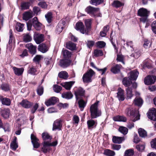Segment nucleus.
Returning <instances> with one entry per match:
<instances>
[{
    "label": "nucleus",
    "mask_w": 156,
    "mask_h": 156,
    "mask_svg": "<svg viewBox=\"0 0 156 156\" xmlns=\"http://www.w3.org/2000/svg\"><path fill=\"white\" fill-rule=\"evenodd\" d=\"M148 118L152 120L156 121V109L152 108L147 113Z\"/></svg>",
    "instance_id": "nucleus-13"
},
{
    "label": "nucleus",
    "mask_w": 156,
    "mask_h": 156,
    "mask_svg": "<svg viewBox=\"0 0 156 156\" xmlns=\"http://www.w3.org/2000/svg\"><path fill=\"white\" fill-rule=\"evenodd\" d=\"M37 94L39 96L42 95L44 92V88L42 86L40 85L37 87Z\"/></svg>",
    "instance_id": "nucleus-51"
},
{
    "label": "nucleus",
    "mask_w": 156,
    "mask_h": 156,
    "mask_svg": "<svg viewBox=\"0 0 156 156\" xmlns=\"http://www.w3.org/2000/svg\"><path fill=\"white\" fill-rule=\"evenodd\" d=\"M32 39V37L29 34H23V40L24 42L27 43L30 42Z\"/></svg>",
    "instance_id": "nucleus-38"
},
{
    "label": "nucleus",
    "mask_w": 156,
    "mask_h": 156,
    "mask_svg": "<svg viewBox=\"0 0 156 156\" xmlns=\"http://www.w3.org/2000/svg\"><path fill=\"white\" fill-rule=\"evenodd\" d=\"M134 152L132 150L129 149L125 151L124 156H132Z\"/></svg>",
    "instance_id": "nucleus-56"
},
{
    "label": "nucleus",
    "mask_w": 156,
    "mask_h": 156,
    "mask_svg": "<svg viewBox=\"0 0 156 156\" xmlns=\"http://www.w3.org/2000/svg\"><path fill=\"white\" fill-rule=\"evenodd\" d=\"M124 91L121 88H119L117 93V97L119 101H122L125 99Z\"/></svg>",
    "instance_id": "nucleus-16"
},
{
    "label": "nucleus",
    "mask_w": 156,
    "mask_h": 156,
    "mask_svg": "<svg viewBox=\"0 0 156 156\" xmlns=\"http://www.w3.org/2000/svg\"><path fill=\"white\" fill-rule=\"evenodd\" d=\"M20 104L22 107L26 108H30L32 105L31 103L26 100H22L21 102L20 103Z\"/></svg>",
    "instance_id": "nucleus-23"
},
{
    "label": "nucleus",
    "mask_w": 156,
    "mask_h": 156,
    "mask_svg": "<svg viewBox=\"0 0 156 156\" xmlns=\"http://www.w3.org/2000/svg\"><path fill=\"white\" fill-rule=\"evenodd\" d=\"M150 143L151 147L156 149V138L152 139Z\"/></svg>",
    "instance_id": "nucleus-64"
},
{
    "label": "nucleus",
    "mask_w": 156,
    "mask_h": 156,
    "mask_svg": "<svg viewBox=\"0 0 156 156\" xmlns=\"http://www.w3.org/2000/svg\"><path fill=\"white\" fill-rule=\"evenodd\" d=\"M99 102V101H97L90 107V111L92 119L96 118L101 115V111L98 108V104Z\"/></svg>",
    "instance_id": "nucleus-1"
},
{
    "label": "nucleus",
    "mask_w": 156,
    "mask_h": 156,
    "mask_svg": "<svg viewBox=\"0 0 156 156\" xmlns=\"http://www.w3.org/2000/svg\"><path fill=\"white\" fill-rule=\"evenodd\" d=\"M95 74V72L91 69H89L83 75L82 79L84 83H88L92 82L91 78Z\"/></svg>",
    "instance_id": "nucleus-3"
},
{
    "label": "nucleus",
    "mask_w": 156,
    "mask_h": 156,
    "mask_svg": "<svg viewBox=\"0 0 156 156\" xmlns=\"http://www.w3.org/2000/svg\"><path fill=\"white\" fill-rule=\"evenodd\" d=\"M97 45V47L101 48H104L106 45V43L103 41H99L96 43Z\"/></svg>",
    "instance_id": "nucleus-61"
},
{
    "label": "nucleus",
    "mask_w": 156,
    "mask_h": 156,
    "mask_svg": "<svg viewBox=\"0 0 156 156\" xmlns=\"http://www.w3.org/2000/svg\"><path fill=\"white\" fill-rule=\"evenodd\" d=\"M58 100V98L55 97H53L46 101L45 102V104L47 106L52 105H53L57 102Z\"/></svg>",
    "instance_id": "nucleus-15"
},
{
    "label": "nucleus",
    "mask_w": 156,
    "mask_h": 156,
    "mask_svg": "<svg viewBox=\"0 0 156 156\" xmlns=\"http://www.w3.org/2000/svg\"><path fill=\"white\" fill-rule=\"evenodd\" d=\"M138 132L140 136L142 137H144L147 136V132L146 131L143 129H139Z\"/></svg>",
    "instance_id": "nucleus-44"
},
{
    "label": "nucleus",
    "mask_w": 156,
    "mask_h": 156,
    "mask_svg": "<svg viewBox=\"0 0 156 156\" xmlns=\"http://www.w3.org/2000/svg\"><path fill=\"white\" fill-rule=\"evenodd\" d=\"M156 76L153 75H149L145 77L144 79V82L146 85L152 84L156 81Z\"/></svg>",
    "instance_id": "nucleus-6"
},
{
    "label": "nucleus",
    "mask_w": 156,
    "mask_h": 156,
    "mask_svg": "<svg viewBox=\"0 0 156 156\" xmlns=\"http://www.w3.org/2000/svg\"><path fill=\"white\" fill-rule=\"evenodd\" d=\"M52 14L51 12H48L45 15V18L48 22L49 23H51L52 21Z\"/></svg>",
    "instance_id": "nucleus-45"
},
{
    "label": "nucleus",
    "mask_w": 156,
    "mask_h": 156,
    "mask_svg": "<svg viewBox=\"0 0 156 156\" xmlns=\"http://www.w3.org/2000/svg\"><path fill=\"white\" fill-rule=\"evenodd\" d=\"M74 83L75 82L71 81L69 82L62 83H60V85L66 90H69Z\"/></svg>",
    "instance_id": "nucleus-25"
},
{
    "label": "nucleus",
    "mask_w": 156,
    "mask_h": 156,
    "mask_svg": "<svg viewBox=\"0 0 156 156\" xmlns=\"http://www.w3.org/2000/svg\"><path fill=\"white\" fill-rule=\"evenodd\" d=\"M132 80L128 77H124L122 79V83L126 87H129L130 84L132 83Z\"/></svg>",
    "instance_id": "nucleus-29"
},
{
    "label": "nucleus",
    "mask_w": 156,
    "mask_h": 156,
    "mask_svg": "<svg viewBox=\"0 0 156 156\" xmlns=\"http://www.w3.org/2000/svg\"><path fill=\"white\" fill-rule=\"evenodd\" d=\"M78 103L80 110L83 111L86 105L87 102L81 99L78 101Z\"/></svg>",
    "instance_id": "nucleus-33"
},
{
    "label": "nucleus",
    "mask_w": 156,
    "mask_h": 156,
    "mask_svg": "<svg viewBox=\"0 0 156 156\" xmlns=\"http://www.w3.org/2000/svg\"><path fill=\"white\" fill-rule=\"evenodd\" d=\"M62 121L61 120H56L54 121L53 125L52 130L55 131L56 130H60L62 127Z\"/></svg>",
    "instance_id": "nucleus-12"
},
{
    "label": "nucleus",
    "mask_w": 156,
    "mask_h": 156,
    "mask_svg": "<svg viewBox=\"0 0 156 156\" xmlns=\"http://www.w3.org/2000/svg\"><path fill=\"white\" fill-rule=\"evenodd\" d=\"M62 96L63 98L69 99H71L73 96L71 92L68 91L64 93H63L62 94Z\"/></svg>",
    "instance_id": "nucleus-36"
},
{
    "label": "nucleus",
    "mask_w": 156,
    "mask_h": 156,
    "mask_svg": "<svg viewBox=\"0 0 156 156\" xmlns=\"http://www.w3.org/2000/svg\"><path fill=\"white\" fill-rule=\"evenodd\" d=\"M151 29L153 32L156 34V21H154L152 23Z\"/></svg>",
    "instance_id": "nucleus-62"
},
{
    "label": "nucleus",
    "mask_w": 156,
    "mask_h": 156,
    "mask_svg": "<svg viewBox=\"0 0 156 156\" xmlns=\"http://www.w3.org/2000/svg\"><path fill=\"white\" fill-rule=\"evenodd\" d=\"M1 87L2 90L5 91H8L10 90L9 85L6 83L2 84L1 85Z\"/></svg>",
    "instance_id": "nucleus-53"
},
{
    "label": "nucleus",
    "mask_w": 156,
    "mask_h": 156,
    "mask_svg": "<svg viewBox=\"0 0 156 156\" xmlns=\"http://www.w3.org/2000/svg\"><path fill=\"white\" fill-rule=\"evenodd\" d=\"M18 147L17 143L12 142L10 144V147L11 149L14 151L16 150Z\"/></svg>",
    "instance_id": "nucleus-63"
},
{
    "label": "nucleus",
    "mask_w": 156,
    "mask_h": 156,
    "mask_svg": "<svg viewBox=\"0 0 156 156\" xmlns=\"http://www.w3.org/2000/svg\"><path fill=\"white\" fill-rule=\"evenodd\" d=\"M97 124V121H95L92 119L88 120L87 122V127L89 129H91L95 128Z\"/></svg>",
    "instance_id": "nucleus-19"
},
{
    "label": "nucleus",
    "mask_w": 156,
    "mask_h": 156,
    "mask_svg": "<svg viewBox=\"0 0 156 156\" xmlns=\"http://www.w3.org/2000/svg\"><path fill=\"white\" fill-rule=\"evenodd\" d=\"M125 140L124 137L113 136L112 139V141L115 143L121 144Z\"/></svg>",
    "instance_id": "nucleus-30"
},
{
    "label": "nucleus",
    "mask_w": 156,
    "mask_h": 156,
    "mask_svg": "<svg viewBox=\"0 0 156 156\" xmlns=\"http://www.w3.org/2000/svg\"><path fill=\"white\" fill-rule=\"evenodd\" d=\"M113 120L115 121L126 122V118L123 116L117 115L113 118Z\"/></svg>",
    "instance_id": "nucleus-32"
},
{
    "label": "nucleus",
    "mask_w": 156,
    "mask_h": 156,
    "mask_svg": "<svg viewBox=\"0 0 156 156\" xmlns=\"http://www.w3.org/2000/svg\"><path fill=\"white\" fill-rule=\"evenodd\" d=\"M31 139L32 144L34 148H37L40 146L39 139L37 138L33 134L31 135Z\"/></svg>",
    "instance_id": "nucleus-14"
},
{
    "label": "nucleus",
    "mask_w": 156,
    "mask_h": 156,
    "mask_svg": "<svg viewBox=\"0 0 156 156\" xmlns=\"http://www.w3.org/2000/svg\"><path fill=\"white\" fill-rule=\"evenodd\" d=\"M49 47L48 45L43 43L40 44L38 47V50L42 53H45L48 50Z\"/></svg>",
    "instance_id": "nucleus-17"
},
{
    "label": "nucleus",
    "mask_w": 156,
    "mask_h": 156,
    "mask_svg": "<svg viewBox=\"0 0 156 156\" xmlns=\"http://www.w3.org/2000/svg\"><path fill=\"white\" fill-rule=\"evenodd\" d=\"M65 19H62L58 24L56 27V33L59 34L62 30L66 23Z\"/></svg>",
    "instance_id": "nucleus-7"
},
{
    "label": "nucleus",
    "mask_w": 156,
    "mask_h": 156,
    "mask_svg": "<svg viewBox=\"0 0 156 156\" xmlns=\"http://www.w3.org/2000/svg\"><path fill=\"white\" fill-rule=\"evenodd\" d=\"M24 24L20 23H18L16 26V29L18 32H22L23 30V27Z\"/></svg>",
    "instance_id": "nucleus-49"
},
{
    "label": "nucleus",
    "mask_w": 156,
    "mask_h": 156,
    "mask_svg": "<svg viewBox=\"0 0 156 156\" xmlns=\"http://www.w3.org/2000/svg\"><path fill=\"white\" fill-rule=\"evenodd\" d=\"M85 90L82 87H79L75 91V95L76 100L80 98V97L83 96L85 95Z\"/></svg>",
    "instance_id": "nucleus-9"
},
{
    "label": "nucleus",
    "mask_w": 156,
    "mask_h": 156,
    "mask_svg": "<svg viewBox=\"0 0 156 156\" xmlns=\"http://www.w3.org/2000/svg\"><path fill=\"white\" fill-rule=\"evenodd\" d=\"M125 113L127 116H131L133 118L135 117L132 119V121L135 122L140 119V116L136 115V111L131 107L127 108L125 111Z\"/></svg>",
    "instance_id": "nucleus-2"
},
{
    "label": "nucleus",
    "mask_w": 156,
    "mask_h": 156,
    "mask_svg": "<svg viewBox=\"0 0 156 156\" xmlns=\"http://www.w3.org/2000/svg\"><path fill=\"white\" fill-rule=\"evenodd\" d=\"M104 154L108 156H114L115 155V153L113 151L109 149H106L105 151Z\"/></svg>",
    "instance_id": "nucleus-47"
},
{
    "label": "nucleus",
    "mask_w": 156,
    "mask_h": 156,
    "mask_svg": "<svg viewBox=\"0 0 156 156\" xmlns=\"http://www.w3.org/2000/svg\"><path fill=\"white\" fill-rule=\"evenodd\" d=\"M149 12L146 9L142 8L140 9L137 12L138 15L141 17L148 16Z\"/></svg>",
    "instance_id": "nucleus-24"
},
{
    "label": "nucleus",
    "mask_w": 156,
    "mask_h": 156,
    "mask_svg": "<svg viewBox=\"0 0 156 156\" xmlns=\"http://www.w3.org/2000/svg\"><path fill=\"white\" fill-rule=\"evenodd\" d=\"M112 7L115 8H118L123 6L124 5L123 2H121L119 0H114L112 3Z\"/></svg>",
    "instance_id": "nucleus-22"
},
{
    "label": "nucleus",
    "mask_w": 156,
    "mask_h": 156,
    "mask_svg": "<svg viewBox=\"0 0 156 156\" xmlns=\"http://www.w3.org/2000/svg\"><path fill=\"white\" fill-rule=\"evenodd\" d=\"M15 74L18 76L21 75L23 72L24 68L23 67L18 68L16 67L12 68Z\"/></svg>",
    "instance_id": "nucleus-28"
},
{
    "label": "nucleus",
    "mask_w": 156,
    "mask_h": 156,
    "mask_svg": "<svg viewBox=\"0 0 156 156\" xmlns=\"http://www.w3.org/2000/svg\"><path fill=\"white\" fill-rule=\"evenodd\" d=\"M53 88L55 92L57 93H59L62 89V87L57 85H55Z\"/></svg>",
    "instance_id": "nucleus-58"
},
{
    "label": "nucleus",
    "mask_w": 156,
    "mask_h": 156,
    "mask_svg": "<svg viewBox=\"0 0 156 156\" xmlns=\"http://www.w3.org/2000/svg\"><path fill=\"white\" fill-rule=\"evenodd\" d=\"M121 67L122 66L121 65L116 64L112 67L111 71L114 74L118 73L120 71Z\"/></svg>",
    "instance_id": "nucleus-31"
},
{
    "label": "nucleus",
    "mask_w": 156,
    "mask_h": 156,
    "mask_svg": "<svg viewBox=\"0 0 156 156\" xmlns=\"http://www.w3.org/2000/svg\"><path fill=\"white\" fill-rule=\"evenodd\" d=\"M134 103L135 105L141 107L143 104V101L141 98H136L134 100Z\"/></svg>",
    "instance_id": "nucleus-37"
},
{
    "label": "nucleus",
    "mask_w": 156,
    "mask_h": 156,
    "mask_svg": "<svg viewBox=\"0 0 156 156\" xmlns=\"http://www.w3.org/2000/svg\"><path fill=\"white\" fill-rule=\"evenodd\" d=\"M0 101L3 105L9 106L11 104V100L9 98H4L2 96H0Z\"/></svg>",
    "instance_id": "nucleus-20"
},
{
    "label": "nucleus",
    "mask_w": 156,
    "mask_h": 156,
    "mask_svg": "<svg viewBox=\"0 0 156 156\" xmlns=\"http://www.w3.org/2000/svg\"><path fill=\"white\" fill-rule=\"evenodd\" d=\"M140 55V51L139 50L136 49L135 50L134 53L131 54V56L135 58H137Z\"/></svg>",
    "instance_id": "nucleus-46"
},
{
    "label": "nucleus",
    "mask_w": 156,
    "mask_h": 156,
    "mask_svg": "<svg viewBox=\"0 0 156 156\" xmlns=\"http://www.w3.org/2000/svg\"><path fill=\"white\" fill-rule=\"evenodd\" d=\"M104 0H91L90 2L91 4L97 5L103 2Z\"/></svg>",
    "instance_id": "nucleus-52"
},
{
    "label": "nucleus",
    "mask_w": 156,
    "mask_h": 156,
    "mask_svg": "<svg viewBox=\"0 0 156 156\" xmlns=\"http://www.w3.org/2000/svg\"><path fill=\"white\" fill-rule=\"evenodd\" d=\"M138 74L139 73L137 71L134 70L130 72L129 77L132 80H135L137 79Z\"/></svg>",
    "instance_id": "nucleus-27"
},
{
    "label": "nucleus",
    "mask_w": 156,
    "mask_h": 156,
    "mask_svg": "<svg viewBox=\"0 0 156 156\" xmlns=\"http://www.w3.org/2000/svg\"><path fill=\"white\" fill-rule=\"evenodd\" d=\"M71 63V61L67 59H61L60 61L59 65L63 68H65L69 66Z\"/></svg>",
    "instance_id": "nucleus-18"
},
{
    "label": "nucleus",
    "mask_w": 156,
    "mask_h": 156,
    "mask_svg": "<svg viewBox=\"0 0 156 156\" xmlns=\"http://www.w3.org/2000/svg\"><path fill=\"white\" fill-rule=\"evenodd\" d=\"M25 47L28 49L29 52L31 54L34 55L36 53L37 48L36 46H34L32 43H30L27 44Z\"/></svg>",
    "instance_id": "nucleus-11"
},
{
    "label": "nucleus",
    "mask_w": 156,
    "mask_h": 156,
    "mask_svg": "<svg viewBox=\"0 0 156 156\" xmlns=\"http://www.w3.org/2000/svg\"><path fill=\"white\" fill-rule=\"evenodd\" d=\"M33 26L37 30H39L41 28L42 24L38 20L36 17H35L32 20Z\"/></svg>",
    "instance_id": "nucleus-8"
},
{
    "label": "nucleus",
    "mask_w": 156,
    "mask_h": 156,
    "mask_svg": "<svg viewBox=\"0 0 156 156\" xmlns=\"http://www.w3.org/2000/svg\"><path fill=\"white\" fill-rule=\"evenodd\" d=\"M38 5L43 9H47L48 6L47 4L45 2H41L38 4Z\"/></svg>",
    "instance_id": "nucleus-59"
},
{
    "label": "nucleus",
    "mask_w": 156,
    "mask_h": 156,
    "mask_svg": "<svg viewBox=\"0 0 156 156\" xmlns=\"http://www.w3.org/2000/svg\"><path fill=\"white\" fill-rule=\"evenodd\" d=\"M10 112L9 108H4L1 111V114L2 117L5 119H7L9 117Z\"/></svg>",
    "instance_id": "nucleus-26"
},
{
    "label": "nucleus",
    "mask_w": 156,
    "mask_h": 156,
    "mask_svg": "<svg viewBox=\"0 0 156 156\" xmlns=\"http://www.w3.org/2000/svg\"><path fill=\"white\" fill-rule=\"evenodd\" d=\"M62 54L63 57L65 58H68L71 56V53L68 51L66 50L63 49Z\"/></svg>",
    "instance_id": "nucleus-43"
},
{
    "label": "nucleus",
    "mask_w": 156,
    "mask_h": 156,
    "mask_svg": "<svg viewBox=\"0 0 156 156\" xmlns=\"http://www.w3.org/2000/svg\"><path fill=\"white\" fill-rule=\"evenodd\" d=\"M58 106L59 108L60 109H61L62 108H68L69 106V104L67 103L63 104L60 103L58 105Z\"/></svg>",
    "instance_id": "nucleus-60"
},
{
    "label": "nucleus",
    "mask_w": 156,
    "mask_h": 156,
    "mask_svg": "<svg viewBox=\"0 0 156 156\" xmlns=\"http://www.w3.org/2000/svg\"><path fill=\"white\" fill-rule=\"evenodd\" d=\"M92 20L91 19H88L85 20V24L87 28V31H88L91 27Z\"/></svg>",
    "instance_id": "nucleus-42"
},
{
    "label": "nucleus",
    "mask_w": 156,
    "mask_h": 156,
    "mask_svg": "<svg viewBox=\"0 0 156 156\" xmlns=\"http://www.w3.org/2000/svg\"><path fill=\"white\" fill-rule=\"evenodd\" d=\"M33 16V13L32 11H26L23 15V19L26 21H28Z\"/></svg>",
    "instance_id": "nucleus-21"
},
{
    "label": "nucleus",
    "mask_w": 156,
    "mask_h": 156,
    "mask_svg": "<svg viewBox=\"0 0 156 156\" xmlns=\"http://www.w3.org/2000/svg\"><path fill=\"white\" fill-rule=\"evenodd\" d=\"M47 142V141H44L43 143V147L42 148V151L44 153H46L49 151L51 150L49 145H47L45 143Z\"/></svg>",
    "instance_id": "nucleus-40"
},
{
    "label": "nucleus",
    "mask_w": 156,
    "mask_h": 156,
    "mask_svg": "<svg viewBox=\"0 0 156 156\" xmlns=\"http://www.w3.org/2000/svg\"><path fill=\"white\" fill-rule=\"evenodd\" d=\"M66 48L72 51L74 50L75 49L76 46L75 44L71 42H68L66 44Z\"/></svg>",
    "instance_id": "nucleus-41"
},
{
    "label": "nucleus",
    "mask_w": 156,
    "mask_h": 156,
    "mask_svg": "<svg viewBox=\"0 0 156 156\" xmlns=\"http://www.w3.org/2000/svg\"><path fill=\"white\" fill-rule=\"evenodd\" d=\"M94 55L96 57H98L103 55V53L102 51L100 50L96 49L94 51Z\"/></svg>",
    "instance_id": "nucleus-55"
},
{
    "label": "nucleus",
    "mask_w": 156,
    "mask_h": 156,
    "mask_svg": "<svg viewBox=\"0 0 156 156\" xmlns=\"http://www.w3.org/2000/svg\"><path fill=\"white\" fill-rule=\"evenodd\" d=\"M132 88L130 87H128L126 88V90L127 95V99H131L133 96L132 94Z\"/></svg>",
    "instance_id": "nucleus-34"
},
{
    "label": "nucleus",
    "mask_w": 156,
    "mask_h": 156,
    "mask_svg": "<svg viewBox=\"0 0 156 156\" xmlns=\"http://www.w3.org/2000/svg\"><path fill=\"white\" fill-rule=\"evenodd\" d=\"M42 136L44 140H51L52 139V137L49 134L47 133H43L42 134Z\"/></svg>",
    "instance_id": "nucleus-50"
},
{
    "label": "nucleus",
    "mask_w": 156,
    "mask_h": 156,
    "mask_svg": "<svg viewBox=\"0 0 156 156\" xmlns=\"http://www.w3.org/2000/svg\"><path fill=\"white\" fill-rule=\"evenodd\" d=\"M99 9L92 7L91 6L87 7L85 10V11L87 13L89 14L92 17H95L96 16V14Z\"/></svg>",
    "instance_id": "nucleus-4"
},
{
    "label": "nucleus",
    "mask_w": 156,
    "mask_h": 156,
    "mask_svg": "<svg viewBox=\"0 0 156 156\" xmlns=\"http://www.w3.org/2000/svg\"><path fill=\"white\" fill-rule=\"evenodd\" d=\"M34 39L37 44H40L44 41V35L43 34L35 33L34 35Z\"/></svg>",
    "instance_id": "nucleus-5"
},
{
    "label": "nucleus",
    "mask_w": 156,
    "mask_h": 156,
    "mask_svg": "<svg viewBox=\"0 0 156 156\" xmlns=\"http://www.w3.org/2000/svg\"><path fill=\"white\" fill-rule=\"evenodd\" d=\"M119 131L124 135L126 134L128 132V129L127 128L123 127L120 126L119 129Z\"/></svg>",
    "instance_id": "nucleus-48"
},
{
    "label": "nucleus",
    "mask_w": 156,
    "mask_h": 156,
    "mask_svg": "<svg viewBox=\"0 0 156 156\" xmlns=\"http://www.w3.org/2000/svg\"><path fill=\"white\" fill-rule=\"evenodd\" d=\"M41 55H37L34 58L33 60L34 62L36 63H39L41 59Z\"/></svg>",
    "instance_id": "nucleus-57"
},
{
    "label": "nucleus",
    "mask_w": 156,
    "mask_h": 156,
    "mask_svg": "<svg viewBox=\"0 0 156 156\" xmlns=\"http://www.w3.org/2000/svg\"><path fill=\"white\" fill-rule=\"evenodd\" d=\"M58 76L60 78L66 79L68 77V74L66 72L62 71L59 73Z\"/></svg>",
    "instance_id": "nucleus-39"
},
{
    "label": "nucleus",
    "mask_w": 156,
    "mask_h": 156,
    "mask_svg": "<svg viewBox=\"0 0 156 156\" xmlns=\"http://www.w3.org/2000/svg\"><path fill=\"white\" fill-rule=\"evenodd\" d=\"M75 28L76 30H79L83 34L87 33L86 29L84 27L83 23L81 22H78L76 23Z\"/></svg>",
    "instance_id": "nucleus-10"
},
{
    "label": "nucleus",
    "mask_w": 156,
    "mask_h": 156,
    "mask_svg": "<svg viewBox=\"0 0 156 156\" xmlns=\"http://www.w3.org/2000/svg\"><path fill=\"white\" fill-rule=\"evenodd\" d=\"M30 4L28 2H22L20 5L21 9L22 10L28 9L30 6Z\"/></svg>",
    "instance_id": "nucleus-35"
},
{
    "label": "nucleus",
    "mask_w": 156,
    "mask_h": 156,
    "mask_svg": "<svg viewBox=\"0 0 156 156\" xmlns=\"http://www.w3.org/2000/svg\"><path fill=\"white\" fill-rule=\"evenodd\" d=\"M36 69L34 67H33L30 68L29 69L28 71V73L31 75H36Z\"/></svg>",
    "instance_id": "nucleus-54"
}]
</instances>
